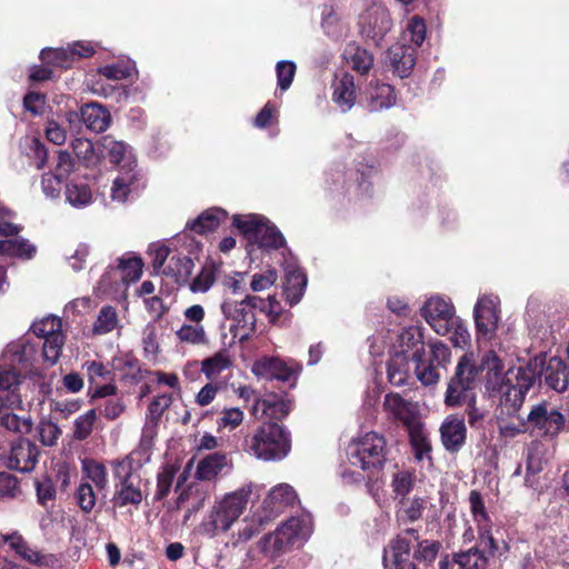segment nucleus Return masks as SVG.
<instances>
[{
  "instance_id": "nucleus-26",
  "label": "nucleus",
  "mask_w": 569,
  "mask_h": 569,
  "mask_svg": "<svg viewBox=\"0 0 569 569\" xmlns=\"http://www.w3.org/2000/svg\"><path fill=\"white\" fill-rule=\"evenodd\" d=\"M80 119L89 130L94 132L106 131L111 122L109 111L97 102L87 103L81 107Z\"/></svg>"
},
{
  "instance_id": "nucleus-45",
  "label": "nucleus",
  "mask_w": 569,
  "mask_h": 569,
  "mask_svg": "<svg viewBox=\"0 0 569 569\" xmlns=\"http://www.w3.org/2000/svg\"><path fill=\"white\" fill-rule=\"evenodd\" d=\"M193 262L186 256H172L168 266L162 270L163 273L174 277L177 280L187 278L191 273Z\"/></svg>"
},
{
  "instance_id": "nucleus-31",
  "label": "nucleus",
  "mask_w": 569,
  "mask_h": 569,
  "mask_svg": "<svg viewBox=\"0 0 569 569\" xmlns=\"http://www.w3.org/2000/svg\"><path fill=\"white\" fill-rule=\"evenodd\" d=\"M295 489L288 483H280L274 486L263 501L266 508L270 509L271 513H279L283 508L292 506L297 500Z\"/></svg>"
},
{
  "instance_id": "nucleus-19",
  "label": "nucleus",
  "mask_w": 569,
  "mask_h": 569,
  "mask_svg": "<svg viewBox=\"0 0 569 569\" xmlns=\"http://www.w3.org/2000/svg\"><path fill=\"white\" fill-rule=\"evenodd\" d=\"M38 447L28 439H19L11 446L8 467L21 472L31 471L38 461Z\"/></svg>"
},
{
  "instance_id": "nucleus-49",
  "label": "nucleus",
  "mask_w": 569,
  "mask_h": 569,
  "mask_svg": "<svg viewBox=\"0 0 569 569\" xmlns=\"http://www.w3.org/2000/svg\"><path fill=\"white\" fill-rule=\"evenodd\" d=\"M71 147L76 156L86 164L92 166L98 161L94 146L91 140L84 138H77L72 140Z\"/></svg>"
},
{
  "instance_id": "nucleus-50",
  "label": "nucleus",
  "mask_w": 569,
  "mask_h": 569,
  "mask_svg": "<svg viewBox=\"0 0 569 569\" xmlns=\"http://www.w3.org/2000/svg\"><path fill=\"white\" fill-rule=\"evenodd\" d=\"M97 420V412L94 409L88 410L74 421L73 437L77 440L87 439L93 430Z\"/></svg>"
},
{
  "instance_id": "nucleus-46",
  "label": "nucleus",
  "mask_w": 569,
  "mask_h": 569,
  "mask_svg": "<svg viewBox=\"0 0 569 569\" xmlns=\"http://www.w3.org/2000/svg\"><path fill=\"white\" fill-rule=\"evenodd\" d=\"M426 32L427 27L425 20L418 16H413L408 20L405 27L403 38L419 47L426 39Z\"/></svg>"
},
{
  "instance_id": "nucleus-43",
  "label": "nucleus",
  "mask_w": 569,
  "mask_h": 569,
  "mask_svg": "<svg viewBox=\"0 0 569 569\" xmlns=\"http://www.w3.org/2000/svg\"><path fill=\"white\" fill-rule=\"evenodd\" d=\"M66 200L76 208H83L92 202V192L84 183L70 182L66 187Z\"/></svg>"
},
{
  "instance_id": "nucleus-22",
  "label": "nucleus",
  "mask_w": 569,
  "mask_h": 569,
  "mask_svg": "<svg viewBox=\"0 0 569 569\" xmlns=\"http://www.w3.org/2000/svg\"><path fill=\"white\" fill-rule=\"evenodd\" d=\"M232 465L227 455L214 452L202 458L196 468L194 477L201 481H212L230 471Z\"/></svg>"
},
{
  "instance_id": "nucleus-6",
  "label": "nucleus",
  "mask_w": 569,
  "mask_h": 569,
  "mask_svg": "<svg viewBox=\"0 0 569 569\" xmlns=\"http://www.w3.org/2000/svg\"><path fill=\"white\" fill-rule=\"evenodd\" d=\"M348 460L351 466L360 468L371 477L380 471L387 460V442L382 435L366 432L348 446Z\"/></svg>"
},
{
  "instance_id": "nucleus-44",
  "label": "nucleus",
  "mask_w": 569,
  "mask_h": 569,
  "mask_svg": "<svg viewBox=\"0 0 569 569\" xmlns=\"http://www.w3.org/2000/svg\"><path fill=\"white\" fill-rule=\"evenodd\" d=\"M477 373L478 369L473 366L471 358L465 355L460 358L455 376L450 380L472 388Z\"/></svg>"
},
{
  "instance_id": "nucleus-37",
  "label": "nucleus",
  "mask_w": 569,
  "mask_h": 569,
  "mask_svg": "<svg viewBox=\"0 0 569 569\" xmlns=\"http://www.w3.org/2000/svg\"><path fill=\"white\" fill-rule=\"evenodd\" d=\"M453 557L459 569H486L488 566L487 556L478 547L457 552Z\"/></svg>"
},
{
  "instance_id": "nucleus-53",
  "label": "nucleus",
  "mask_w": 569,
  "mask_h": 569,
  "mask_svg": "<svg viewBox=\"0 0 569 569\" xmlns=\"http://www.w3.org/2000/svg\"><path fill=\"white\" fill-rule=\"evenodd\" d=\"M64 338L62 332L44 338L43 357L51 365L56 363L61 355Z\"/></svg>"
},
{
  "instance_id": "nucleus-12",
  "label": "nucleus",
  "mask_w": 569,
  "mask_h": 569,
  "mask_svg": "<svg viewBox=\"0 0 569 569\" xmlns=\"http://www.w3.org/2000/svg\"><path fill=\"white\" fill-rule=\"evenodd\" d=\"M392 28L388 9L380 2H370L359 16V29L362 37L379 43Z\"/></svg>"
},
{
  "instance_id": "nucleus-24",
  "label": "nucleus",
  "mask_w": 569,
  "mask_h": 569,
  "mask_svg": "<svg viewBox=\"0 0 569 569\" xmlns=\"http://www.w3.org/2000/svg\"><path fill=\"white\" fill-rule=\"evenodd\" d=\"M19 385L20 375L16 368L0 370V410L20 406Z\"/></svg>"
},
{
  "instance_id": "nucleus-15",
  "label": "nucleus",
  "mask_w": 569,
  "mask_h": 569,
  "mask_svg": "<svg viewBox=\"0 0 569 569\" xmlns=\"http://www.w3.org/2000/svg\"><path fill=\"white\" fill-rule=\"evenodd\" d=\"M527 422L539 435L550 437L559 435L566 428L563 415L547 403L535 406L527 417Z\"/></svg>"
},
{
  "instance_id": "nucleus-58",
  "label": "nucleus",
  "mask_w": 569,
  "mask_h": 569,
  "mask_svg": "<svg viewBox=\"0 0 569 569\" xmlns=\"http://www.w3.org/2000/svg\"><path fill=\"white\" fill-rule=\"evenodd\" d=\"M0 427L8 431L24 433L31 428L30 421L22 419L16 413L4 412L0 416Z\"/></svg>"
},
{
  "instance_id": "nucleus-51",
  "label": "nucleus",
  "mask_w": 569,
  "mask_h": 569,
  "mask_svg": "<svg viewBox=\"0 0 569 569\" xmlns=\"http://www.w3.org/2000/svg\"><path fill=\"white\" fill-rule=\"evenodd\" d=\"M216 281L214 268L212 264L204 266L190 283V290L194 293L207 292Z\"/></svg>"
},
{
  "instance_id": "nucleus-14",
  "label": "nucleus",
  "mask_w": 569,
  "mask_h": 569,
  "mask_svg": "<svg viewBox=\"0 0 569 569\" xmlns=\"http://www.w3.org/2000/svg\"><path fill=\"white\" fill-rule=\"evenodd\" d=\"M421 315L427 323L440 336L450 333V325L455 316V307L441 297H431L421 308Z\"/></svg>"
},
{
  "instance_id": "nucleus-59",
  "label": "nucleus",
  "mask_w": 569,
  "mask_h": 569,
  "mask_svg": "<svg viewBox=\"0 0 569 569\" xmlns=\"http://www.w3.org/2000/svg\"><path fill=\"white\" fill-rule=\"evenodd\" d=\"M134 66L131 62H121L99 69V73L110 80H122L132 76Z\"/></svg>"
},
{
  "instance_id": "nucleus-33",
  "label": "nucleus",
  "mask_w": 569,
  "mask_h": 569,
  "mask_svg": "<svg viewBox=\"0 0 569 569\" xmlns=\"http://www.w3.org/2000/svg\"><path fill=\"white\" fill-rule=\"evenodd\" d=\"M343 58L352 70L361 74L368 73L373 66L372 54L356 42L346 46Z\"/></svg>"
},
{
  "instance_id": "nucleus-64",
  "label": "nucleus",
  "mask_w": 569,
  "mask_h": 569,
  "mask_svg": "<svg viewBox=\"0 0 569 569\" xmlns=\"http://www.w3.org/2000/svg\"><path fill=\"white\" fill-rule=\"evenodd\" d=\"M38 432L40 440L44 446L56 445L61 435V430L58 425L50 420L41 421L38 427Z\"/></svg>"
},
{
  "instance_id": "nucleus-25",
  "label": "nucleus",
  "mask_w": 569,
  "mask_h": 569,
  "mask_svg": "<svg viewBox=\"0 0 569 569\" xmlns=\"http://www.w3.org/2000/svg\"><path fill=\"white\" fill-rule=\"evenodd\" d=\"M387 59L395 74L407 78L416 63L415 49L410 46L396 43L389 48Z\"/></svg>"
},
{
  "instance_id": "nucleus-3",
  "label": "nucleus",
  "mask_w": 569,
  "mask_h": 569,
  "mask_svg": "<svg viewBox=\"0 0 569 569\" xmlns=\"http://www.w3.org/2000/svg\"><path fill=\"white\" fill-rule=\"evenodd\" d=\"M313 530L312 518L308 513L291 517L282 522L273 532L264 536L261 541V550L268 557L276 558L301 547L311 536Z\"/></svg>"
},
{
  "instance_id": "nucleus-62",
  "label": "nucleus",
  "mask_w": 569,
  "mask_h": 569,
  "mask_svg": "<svg viewBox=\"0 0 569 569\" xmlns=\"http://www.w3.org/2000/svg\"><path fill=\"white\" fill-rule=\"evenodd\" d=\"M243 421V412L239 408H228L222 410L220 418L217 421L218 429L233 430Z\"/></svg>"
},
{
  "instance_id": "nucleus-11",
  "label": "nucleus",
  "mask_w": 569,
  "mask_h": 569,
  "mask_svg": "<svg viewBox=\"0 0 569 569\" xmlns=\"http://www.w3.org/2000/svg\"><path fill=\"white\" fill-rule=\"evenodd\" d=\"M477 340L491 341L500 321V300L495 295H482L473 308Z\"/></svg>"
},
{
  "instance_id": "nucleus-38",
  "label": "nucleus",
  "mask_w": 569,
  "mask_h": 569,
  "mask_svg": "<svg viewBox=\"0 0 569 569\" xmlns=\"http://www.w3.org/2000/svg\"><path fill=\"white\" fill-rule=\"evenodd\" d=\"M469 402H476L472 388L450 380L446 391L445 403L448 407H457Z\"/></svg>"
},
{
  "instance_id": "nucleus-4",
  "label": "nucleus",
  "mask_w": 569,
  "mask_h": 569,
  "mask_svg": "<svg viewBox=\"0 0 569 569\" xmlns=\"http://www.w3.org/2000/svg\"><path fill=\"white\" fill-rule=\"evenodd\" d=\"M266 310L264 300L258 296L246 295L241 299H234L230 296H224L220 310L226 320L230 321V332L232 335V342L247 341L257 329V318L254 310Z\"/></svg>"
},
{
  "instance_id": "nucleus-54",
  "label": "nucleus",
  "mask_w": 569,
  "mask_h": 569,
  "mask_svg": "<svg viewBox=\"0 0 569 569\" xmlns=\"http://www.w3.org/2000/svg\"><path fill=\"white\" fill-rule=\"evenodd\" d=\"M31 351V347L27 346L23 341H18L8 346L4 358L9 360L12 367L23 366Z\"/></svg>"
},
{
  "instance_id": "nucleus-63",
  "label": "nucleus",
  "mask_w": 569,
  "mask_h": 569,
  "mask_svg": "<svg viewBox=\"0 0 569 569\" xmlns=\"http://www.w3.org/2000/svg\"><path fill=\"white\" fill-rule=\"evenodd\" d=\"M142 345L144 353L148 357H156L159 352V343L157 339V327L154 323H148L142 332Z\"/></svg>"
},
{
  "instance_id": "nucleus-30",
  "label": "nucleus",
  "mask_w": 569,
  "mask_h": 569,
  "mask_svg": "<svg viewBox=\"0 0 569 569\" xmlns=\"http://www.w3.org/2000/svg\"><path fill=\"white\" fill-rule=\"evenodd\" d=\"M321 28L332 40H342L349 34V26L331 6H325L321 13Z\"/></svg>"
},
{
  "instance_id": "nucleus-60",
  "label": "nucleus",
  "mask_w": 569,
  "mask_h": 569,
  "mask_svg": "<svg viewBox=\"0 0 569 569\" xmlns=\"http://www.w3.org/2000/svg\"><path fill=\"white\" fill-rule=\"evenodd\" d=\"M439 550L440 543L438 541L423 540L418 543L413 557L420 562L431 563L437 558Z\"/></svg>"
},
{
  "instance_id": "nucleus-7",
  "label": "nucleus",
  "mask_w": 569,
  "mask_h": 569,
  "mask_svg": "<svg viewBox=\"0 0 569 569\" xmlns=\"http://www.w3.org/2000/svg\"><path fill=\"white\" fill-rule=\"evenodd\" d=\"M383 409L390 419L400 422L406 428L412 445L419 451L417 457L422 459L423 452H428L430 448L417 406L405 400L399 393H388L383 400Z\"/></svg>"
},
{
  "instance_id": "nucleus-2",
  "label": "nucleus",
  "mask_w": 569,
  "mask_h": 569,
  "mask_svg": "<svg viewBox=\"0 0 569 569\" xmlns=\"http://www.w3.org/2000/svg\"><path fill=\"white\" fill-rule=\"evenodd\" d=\"M251 492L252 486L244 485L216 499L193 533L212 539L229 531L246 510Z\"/></svg>"
},
{
  "instance_id": "nucleus-52",
  "label": "nucleus",
  "mask_w": 569,
  "mask_h": 569,
  "mask_svg": "<svg viewBox=\"0 0 569 569\" xmlns=\"http://www.w3.org/2000/svg\"><path fill=\"white\" fill-rule=\"evenodd\" d=\"M61 326L60 318L50 316L33 322L31 329L36 336L44 339L61 332Z\"/></svg>"
},
{
  "instance_id": "nucleus-32",
  "label": "nucleus",
  "mask_w": 569,
  "mask_h": 569,
  "mask_svg": "<svg viewBox=\"0 0 569 569\" xmlns=\"http://www.w3.org/2000/svg\"><path fill=\"white\" fill-rule=\"evenodd\" d=\"M284 295L290 305H295L300 301L305 292L307 286V277L298 267L291 264H287L284 267Z\"/></svg>"
},
{
  "instance_id": "nucleus-39",
  "label": "nucleus",
  "mask_w": 569,
  "mask_h": 569,
  "mask_svg": "<svg viewBox=\"0 0 569 569\" xmlns=\"http://www.w3.org/2000/svg\"><path fill=\"white\" fill-rule=\"evenodd\" d=\"M119 326L117 310L111 306H104L100 309L92 327V332L98 336L107 335Z\"/></svg>"
},
{
  "instance_id": "nucleus-40",
  "label": "nucleus",
  "mask_w": 569,
  "mask_h": 569,
  "mask_svg": "<svg viewBox=\"0 0 569 569\" xmlns=\"http://www.w3.org/2000/svg\"><path fill=\"white\" fill-rule=\"evenodd\" d=\"M408 357L395 355L388 363V379L389 382L396 387L407 383L409 378V363Z\"/></svg>"
},
{
  "instance_id": "nucleus-17",
  "label": "nucleus",
  "mask_w": 569,
  "mask_h": 569,
  "mask_svg": "<svg viewBox=\"0 0 569 569\" xmlns=\"http://www.w3.org/2000/svg\"><path fill=\"white\" fill-rule=\"evenodd\" d=\"M291 409L292 401L289 398L268 393L263 398L256 399L252 406V415L259 420H280L288 416Z\"/></svg>"
},
{
  "instance_id": "nucleus-16",
  "label": "nucleus",
  "mask_w": 569,
  "mask_h": 569,
  "mask_svg": "<svg viewBox=\"0 0 569 569\" xmlns=\"http://www.w3.org/2000/svg\"><path fill=\"white\" fill-rule=\"evenodd\" d=\"M99 151L102 157L117 166L119 171H137V159L132 148L124 141L116 140L111 136H104L99 142Z\"/></svg>"
},
{
  "instance_id": "nucleus-9",
  "label": "nucleus",
  "mask_w": 569,
  "mask_h": 569,
  "mask_svg": "<svg viewBox=\"0 0 569 569\" xmlns=\"http://www.w3.org/2000/svg\"><path fill=\"white\" fill-rule=\"evenodd\" d=\"M111 468L114 478L113 506L119 508L129 505L139 506L143 496L139 487V477L133 472L132 458L114 460L111 462Z\"/></svg>"
},
{
  "instance_id": "nucleus-34",
  "label": "nucleus",
  "mask_w": 569,
  "mask_h": 569,
  "mask_svg": "<svg viewBox=\"0 0 569 569\" xmlns=\"http://www.w3.org/2000/svg\"><path fill=\"white\" fill-rule=\"evenodd\" d=\"M18 233L12 236H1L0 239V254L30 259L36 253V247L28 240L18 237Z\"/></svg>"
},
{
  "instance_id": "nucleus-57",
  "label": "nucleus",
  "mask_w": 569,
  "mask_h": 569,
  "mask_svg": "<svg viewBox=\"0 0 569 569\" xmlns=\"http://www.w3.org/2000/svg\"><path fill=\"white\" fill-rule=\"evenodd\" d=\"M412 361L416 365V376L425 386L435 385L439 380L437 369L431 363H427L425 357H421L419 360L412 359Z\"/></svg>"
},
{
  "instance_id": "nucleus-36",
  "label": "nucleus",
  "mask_w": 569,
  "mask_h": 569,
  "mask_svg": "<svg viewBox=\"0 0 569 569\" xmlns=\"http://www.w3.org/2000/svg\"><path fill=\"white\" fill-rule=\"evenodd\" d=\"M226 218V212L218 208L209 209L202 212L196 220L187 226L197 233H206L218 228L220 222Z\"/></svg>"
},
{
  "instance_id": "nucleus-55",
  "label": "nucleus",
  "mask_w": 569,
  "mask_h": 569,
  "mask_svg": "<svg viewBox=\"0 0 569 569\" xmlns=\"http://www.w3.org/2000/svg\"><path fill=\"white\" fill-rule=\"evenodd\" d=\"M296 63L289 60H282L279 61L276 66V72H277V81L278 87L286 91L290 88L295 74H296Z\"/></svg>"
},
{
  "instance_id": "nucleus-5",
  "label": "nucleus",
  "mask_w": 569,
  "mask_h": 569,
  "mask_svg": "<svg viewBox=\"0 0 569 569\" xmlns=\"http://www.w3.org/2000/svg\"><path fill=\"white\" fill-rule=\"evenodd\" d=\"M291 448L289 432L279 423L263 422L244 440V451L263 461L281 460Z\"/></svg>"
},
{
  "instance_id": "nucleus-47",
  "label": "nucleus",
  "mask_w": 569,
  "mask_h": 569,
  "mask_svg": "<svg viewBox=\"0 0 569 569\" xmlns=\"http://www.w3.org/2000/svg\"><path fill=\"white\" fill-rule=\"evenodd\" d=\"M415 473L409 470H397L392 475L391 487L397 497L403 499L412 489Z\"/></svg>"
},
{
  "instance_id": "nucleus-18",
  "label": "nucleus",
  "mask_w": 569,
  "mask_h": 569,
  "mask_svg": "<svg viewBox=\"0 0 569 569\" xmlns=\"http://www.w3.org/2000/svg\"><path fill=\"white\" fill-rule=\"evenodd\" d=\"M252 373L267 380L290 382L297 378V370L278 357H262L252 365Z\"/></svg>"
},
{
  "instance_id": "nucleus-21",
  "label": "nucleus",
  "mask_w": 569,
  "mask_h": 569,
  "mask_svg": "<svg viewBox=\"0 0 569 569\" xmlns=\"http://www.w3.org/2000/svg\"><path fill=\"white\" fill-rule=\"evenodd\" d=\"M395 355L419 360L425 357V341L422 329L410 326L401 330L398 336V347Z\"/></svg>"
},
{
  "instance_id": "nucleus-8",
  "label": "nucleus",
  "mask_w": 569,
  "mask_h": 569,
  "mask_svg": "<svg viewBox=\"0 0 569 569\" xmlns=\"http://www.w3.org/2000/svg\"><path fill=\"white\" fill-rule=\"evenodd\" d=\"M82 477L77 488L76 500L80 509L89 513L97 503V492L108 488V472L103 463L93 459L82 461Z\"/></svg>"
},
{
  "instance_id": "nucleus-56",
  "label": "nucleus",
  "mask_w": 569,
  "mask_h": 569,
  "mask_svg": "<svg viewBox=\"0 0 569 569\" xmlns=\"http://www.w3.org/2000/svg\"><path fill=\"white\" fill-rule=\"evenodd\" d=\"M469 502L472 518L477 527L491 522L486 511L483 499L478 491L472 490L470 492Z\"/></svg>"
},
{
  "instance_id": "nucleus-13",
  "label": "nucleus",
  "mask_w": 569,
  "mask_h": 569,
  "mask_svg": "<svg viewBox=\"0 0 569 569\" xmlns=\"http://www.w3.org/2000/svg\"><path fill=\"white\" fill-rule=\"evenodd\" d=\"M142 260L134 256H126L118 259L116 268L110 267L101 277L99 290L103 293L117 290L119 282L128 283L136 281L142 273Z\"/></svg>"
},
{
  "instance_id": "nucleus-28",
  "label": "nucleus",
  "mask_w": 569,
  "mask_h": 569,
  "mask_svg": "<svg viewBox=\"0 0 569 569\" xmlns=\"http://www.w3.org/2000/svg\"><path fill=\"white\" fill-rule=\"evenodd\" d=\"M366 100L370 111L388 109L396 103L393 88L387 83L371 82L366 91Z\"/></svg>"
},
{
  "instance_id": "nucleus-48",
  "label": "nucleus",
  "mask_w": 569,
  "mask_h": 569,
  "mask_svg": "<svg viewBox=\"0 0 569 569\" xmlns=\"http://www.w3.org/2000/svg\"><path fill=\"white\" fill-rule=\"evenodd\" d=\"M177 472V468L172 465H166L161 468L157 477V490L154 498L162 500L168 496L172 487V482Z\"/></svg>"
},
{
  "instance_id": "nucleus-35",
  "label": "nucleus",
  "mask_w": 569,
  "mask_h": 569,
  "mask_svg": "<svg viewBox=\"0 0 569 569\" xmlns=\"http://www.w3.org/2000/svg\"><path fill=\"white\" fill-rule=\"evenodd\" d=\"M138 178V171H119L110 189L111 200L119 203L126 202L134 190Z\"/></svg>"
},
{
  "instance_id": "nucleus-41",
  "label": "nucleus",
  "mask_w": 569,
  "mask_h": 569,
  "mask_svg": "<svg viewBox=\"0 0 569 569\" xmlns=\"http://www.w3.org/2000/svg\"><path fill=\"white\" fill-rule=\"evenodd\" d=\"M40 59L48 64L59 68H69L74 60V52L71 46L68 48L58 49H43L40 53Z\"/></svg>"
},
{
  "instance_id": "nucleus-20",
  "label": "nucleus",
  "mask_w": 569,
  "mask_h": 569,
  "mask_svg": "<svg viewBox=\"0 0 569 569\" xmlns=\"http://www.w3.org/2000/svg\"><path fill=\"white\" fill-rule=\"evenodd\" d=\"M418 537L415 530H408L403 535L397 536L390 541L383 551V566L386 569L399 566L405 561H409L411 545Z\"/></svg>"
},
{
  "instance_id": "nucleus-29",
  "label": "nucleus",
  "mask_w": 569,
  "mask_h": 569,
  "mask_svg": "<svg viewBox=\"0 0 569 569\" xmlns=\"http://www.w3.org/2000/svg\"><path fill=\"white\" fill-rule=\"evenodd\" d=\"M332 100L342 110L348 111L356 102L355 79L349 73H343L333 84Z\"/></svg>"
},
{
  "instance_id": "nucleus-27",
  "label": "nucleus",
  "mask_w": 569,
  "mask_h": 569,
  "mask_svg": "<svg viewBox=\"0 0 569 569\" xmlns=\"http://www.w3.org/2000/svg\"><path fill=\"white\" fill-rule=\"evenodd\" d=\"M233 366V358L227 349H220L202 359L200 371L209 381H216L224 371Z\"/></svg>"
},
{
  "instance_id": "nucleus-42",
  "label": "nucleus",
  "mask_w": 569,
  "mask_h": 569,
  "mask_svg": "<svg viewBox=\"0 0 569 569\" xmlns=\"http://www.w3.org/2000/svg\"><path fill=\"white\" fill-rule=\"evenodd\" d=\"M177 339L182 343L201 346L208 342L207 332L202 325H182L176 331Z\"/></svg>"
},
{
  "instance_id": "nucleus-10",
  "label": "nucleus",
  "mask_w": 569,
  "mask_h": 569,
  "mask_svg": "<svg viewBox=\"0 0 569 569\" xmlns=\"http://www.w3.org/2000/svg\"><path fill=\"white\" fill-rule=\"evenodd\" d=\"M233 224L260 248L278 249L284 244V238L277 227L259 214L234 216Z\"/></svg>"
},
{
  "instance_id": "nucleus-23",
  "label": "nucleus",
  "mask_w": 569,
  "mask_h": 569,
  "mask_svg": "<svg viewBox=\"0 0 569 569\" xmlns=\"http://www.w3.org/2000/svg\"><path fill=\"white\" fill-rule=\"evenodd\" d=\"M441 441L443 447L451 452H457L466 441V425L462 418L449 416L440 427Z\"/></svg>"
},
{
  "instance_id": "nucleus-61",
  "label": "nucleus",
  "mask_w": 569,
  "mask_h": 569,
  "mask_svg": "<svg viewBox=\"0 0 569 569\" xmlns=\"http://www.w3.org/2000/svg\"><path fill=\"white\" fill-rule=\"evenodd\" d=\"M450 340L453 346L463 348L470 342V333L462 320L456 317L450 325Z\"/></svg>"
},
{
  "instance_id": "nucleus-1",
  "label": "nucleus",
  "mask_w": 569,
  "mask_h": 569,
  "mask_svg": "<svg viewBox=\"0 0 569 569\" xmlns=\"http://www.w3.org/2000/svg\"><path fill=\"white\" fill-rule=\"evenodd\" d=\"M479 369L487 371L489 388L498 389L501 393V410L508 416L519 411L537 377H543L545 382L557 391H563L568 386L567 367L557 357L548 361L545 356L535 357L523 366L509 368L502 376L501 360L495 351L489 350L483 355Z\"/></svg>"
}]
</instances>
